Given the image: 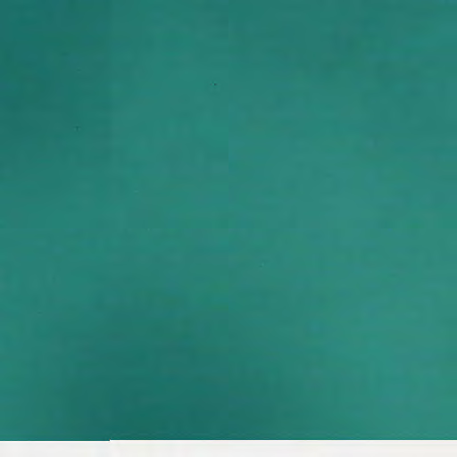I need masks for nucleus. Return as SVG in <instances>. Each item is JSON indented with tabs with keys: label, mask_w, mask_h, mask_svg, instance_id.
<instances>
[{
	"label": "nucleus",
	"mask_w": 457,
	"mask_h": 457,
	"mask_svg": "<svg viewBox=\"0 0 457 457\" xmlns=\"http://www.w3.org/2000/svg\"><path fill=\"white\" fill-rule=\"evenodd\" d=\"M0 171H154V168H0Z\"/></svg>",
	"instance_id": "nucleus-1"
}]
</instances>
